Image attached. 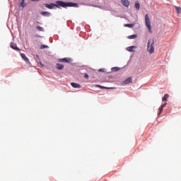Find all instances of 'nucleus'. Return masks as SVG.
I'll return each mask as SVG.
<instances>
[{
	"label": "nucleus",
	"mask_w": 181,
	"mask_h": 181,
	"mask_svg": "<svg viewBox=\"0 0 181 181\" xmlns=\"http://www.w3.org/2000/svg\"><path fill=\"white\" fill-rule=\"evenodd\" d=\"M45 8H47L48 9H53L54 6L57 8H67L69 7H73V8H78V4L76 3H73V2H64L62 1H57L56 4L51 3L49 4H44Z\"/></svg>",
	"instance_id": "f257e3e1"
},
{
	"label": "nucleus",
	"mask_w": 181,
	"mask_h": 181,
	"mask_svg": "<svg viewBox=\"0 0 181 181\" xmlns=\"http://www.w3.org/2000/svg\"><path fill=\"white\" fill-rule=\"evenodd\" d=\"M153 45H155V40H153V39L148 40L147 43V51L150 54H153V52H155V47H153Z\"/></svg>",
	"instance_id": "f03ea898"
},
{
	"label": "nucleus",
	"mask_w": 181,
	"mask_h": 181,
	"mask_svg": "<svg viewBox=\"0 0 181 181\" xmlns=\"http://www.w3.org/2000/svg\"><path fill=\"white\" fill-rule=\"evenodd\" d=\"M145 25L148 29L149 33H152V26L151 25V20L149 19V16L148 14H146L145 16Z\"/></svg>",
	"instance_id": "7ed1b4c3"
},
{
	"label": "nucleus",
	"mask_w": 181,
	"mask_h": 181,
	"mask_svg": "<svg viewBox=\"0 0 181 181\" xmlns=\"http://www.w3.org/2000/svg\"><path fill=\"white\" fill-rule=\"evenodd\" d=\"M58 62H59V63H70L71 62V59L65 57L58 59Z\"/></svg>",
	"instance_id": "20e7f679"
},
{
	"label": "nucleus",
	"mask_w": 181,
	"mask_h": 181,
	"mask_svg": "<svg viewBox=\"0 0 181 181\" xmlns=\"http://www.w3.org/2000/svg\"><path fill=\"white\" fill-rule=\"evenodd\" d=\"M21 57H22L24 62H26L27 63H30V62L29 61V58L26 57V54H21Z\"/></svg>",
	"instance_id": "39448f33"
},
{
	"label": "nucleus",
	"mask_w": 181,
	"mask_h": 181,
	"mask_svg": "<svg viewBox=\"0 0 181 181\" xmlns=\"http://www.w3.org/2000/svg\"><path fill=\"white\" fill-rule=\"evenodd\" d=\"M11 49H13L14 50H18V52L21 51V49H19V47H18V46L15 43H11Z\"/></svg>",
	"instance_id": "423d86ee"
},
{
	"label": "nucleus",
	"mask_w": 181,
	"mask_h": 181,
	"mask_svg": "<svg viewBox=\"0 0 181 181\" xmlns=\"http://www.w3.org/2000/svg\"><path fill=\"white\" fill-rule=\"evenodd\" d=\"M122 5H124V6H126L127 8H128V6H129V1L128 0H122L121 1Z\"/></svg>",
	"instance_id": "0eeeda50"
},
{
	"label": "nucleus",
	"mask_w": 181,
	"mask_h": 181,
	"mask_svg": "<svg viewBox=\"0 0 181 181\" xmlns=\"http://www.w3.org/2000/svg\"><path fill=\"white\" fill-rule=\"evenodd\" d=\"M129 83H132V77H129L123 81L124 84H129Z\"/></svg>",
	"instance_id": "6e6552de"
},
{
	"label": "nucleus",
	"mask_w": 181,
	"mask_h": 181,
	"mask_svg": "<svg viewBox=\"0 0 181 181\" xmlns=\"http://www.w3.org/2000/svg\"><path fill=\"white\" fill-rule=\"evenodd\" d=\"M56 69H57V70H63V69H64V65L58 63L56 64Z\"/></svg>",
	"instance_id": "1a4fd4ad"
},
{
	"label": "nucleus",
	"mask_w": 181,
	"mask_h": 181,
	"mask_svg": "<svg viewBox=\"0 0 181 181\" xmlns=\"http://www.w3.org/2000/svg\"><path fill=\"white\" fill-rule=\"evenodd\" d=\"M71 86H72V87L74 88H81V85L78 84V83H71Z\"/></svg>",
	"instance_id": "9d476101"
},
{
	"label": "nucleus",
	"mask_w": 181,
	"mask_h": 181,
	"mask_svg": "<svg viewBox=\"0 0 181 181\" xmlns=\"http://www.w3.org/2000/svg\"><path fill=\"white\" fill-rule=\"evenodd\" d=\"M41 15H42V16H50L52 14L49 11H42Z\"/></svg>",
	"instance_id": "9b49d317"
},
{
	"label": "nucleus",
	"mask_w": 181,
	"mask_h": 181,
	"mask_svg": "<svg viewBox=\"0 0 181 181\" xmlns=\"http://www.w3.org/2000/svg\"><path fill=\"white\" fill-rule=\"evenodd\" d=\"M134 8H136L137 11H139V9L141 8V5L139 4V2L136 1Z\"/></svg>",
	"instance_id": "f8f14e48"
},
{
	"label": "nucleus",
	"mask_w": 181,
	"mask_h": 181,
	"mask_svg": "<svg viewBox=\"0 0 181 181\" xmlns=\"http://www.w3.org/2000/svg\"><path fill=\"white\" fill-rule=\"evenodd\" d=\"M168 98H169V94L166 93L162 98L163 101H168Z\"/></svg>",
	"instance_id": "ddd939ff"
},
{
	"label": "nucleus",
	"mask_w": 181,
	"mask_h": 181,
	"mask_svg": "<svg viewBox=\"0 0 181 181\" xmlns=\"http://www.w3.org/2000/svg\"><path fill=\"white\" fill-rule=\"evenodd\" d=\"M135 46H131V47H128L127 48V50L128 51V52H134V49H135Z\"/></svg>",
	"instance_id": "4468645a"
},
{
	"label": "nucleus",
	"mask_w": 181,
	"mask_h": 181,
	"mask_svg": "<svg viewBox=\"0 0 181 181\" xmlns=\"http://www.w3.org/2000/svg\"><path fill=\"white\" fill-rule=\"evenodd\" d=\"M174 8H175V9L177 11V13H181V8L180 7H177V6H175Z\"/></svg>",
	"instance_id": "2eb2a0df"
},
{
	"label": "nucleus",
	"mask_w": 181,
	"mask_h": 181,
	"mask_svg": "<svg viewBox=\"0 0 181 181\" xmlns=\"http://www.w3.org/2000/svg\"><path fill=\"white\" fill-rule=\"evenodd\" d=\"M137 36L138 35H132L128 37V39H135V38H136Z\"/></svg>",
	"instance_id": "dca6fc26"
},
{
	"label": "nucleus",
	"mask_w": 181,
	"mask_h": 181,
	"mask_svg": "<svg viewBox=\"0 0 181 181\" xmlns=\"http://www.w3.org/2000/svg\"><path fill=\"white\" fill-rule=\"evenodd\" d=\"M37 30H39V32H44L45 31L43 28H42V27H40L39 25L37 27Z\"/></svg>",
	"instance_id": "f3484780"
},
{
	"label": "nucleus",
	"mask_w": 181,
	"mask_h": 181,
	"mask_svg": "<svg viewBox=\"0 0 181 181\" xmlns=\"http://www.w3.org/2000/svg\"><path fill=\"white\" fill-rule=\"evenodd\" d=\"M21 6H22L23 8H25V6H26V3H25V1H21Z\"/></svg>",
	"instance_id": "a211bd4d"
},
{
	"label": "nucleus",
	"mask_w": 181,
	"mask_h": 181,
	"mask_svg": "<svg viewBox=\"0 0 181 181\" xmlns=\"http://www.w3.org/2000/svg\"><path fill=\"white\" fill-rule=\"evenodd\" d=\"M158 111H159V112H158V115H160L162 114V112L163 111V108L161 107V106H160L158 109Z\"/></svg>",
	"instance_id": "6ab92c4d"
},
{
	"label": "nucleus",
	"mask_w": 181,
	"mask_h": 181,
	"mask_svg": "<svg viewBox=\"0 0 181 181\" xmlns=\"http://www.w3.org/2000/svg\"><path fill=\"white\" fill-rule=\"evenodd\" d=\"M134 24H124L125 28H132Z\"/></svg>",
	"instance_id": "aec40b11"
},
{
	"label": "nucleus",
	"mask_w": 181,
	"mask_h": 181,
	"mask_svg": "<svg viewBox=\"0 0 181 181\" xmlns=\"http://www.w3.org/2000/svg\"><path fill=\"white\" fill-rule=\"evenodd\" d=\"M47 47H49V46L42 45L40 46V49H47Z\"/></svg>",
	"instance_id": "412c9836"
},
{
	"label": "nucleus",
	"mask_w": 181,
	"mask_h": 181,
	"mask_svg": "<svg viewBox=\"0 0 181 181\" xmlns=\"http://www.w3.org/2000/svg\"><path fill=\"white\" fill-rule=\"evenodd\" d=\"M118 70H119V68H118V67H113V68H112V71H118Z\"/></svg>",
	"instance_id": "4be33fe9"
},
{
	"label": "nucleus",
	"mask_w": 181,
	"mask_h": 181,
	"mask_svg": "<svg viewBox=\"0 0 181 181\" xmlns=\"http://www.w3.org/2000/svg\"><path fill=\"white\" fill-rule=\"evenodd\" d=\"M168 103H163L160 107H163V108H165L166 107Z\"/></svg>",
	"instance_id": "5701e85b"
},
{
	"label": "nucleus",
	"mask_w": 181,
	"mask_h": 181,
	"mask_svg": "<svg viewBox=\"0 0 181 181\" xmlns=\"http://www.w3.org/2000/svg\"><path fill=\"white\" fill-rule=\"evenodd\" d=\"M84 77H85V78H89L90 76H88V74H85Z\"/></svg>",
	"instance_id": "b1692460"
},
{
	"label": "nucleus",
	"mask_w": 181,
	"mask_h": 181,
	"mask_svg": "<svg viewBox=\"0 0 181 181\" xmlns=\"http://www.w3.org/2000/svg\"><path fill=\"white\" fill-rule=\"evenodd\" d=\"M98 87H100V88H105V87L101 86H98Z\"/></svg>",
	"instance_id": "393cba45"
},
{
	"label": "nucleus",
	"mask_w": 181,
	"mask_h": 181,
	"mask_svg": "<svg viewBox=\"0 0 181 181\" xmlns=\"http://www.w3.org/2000/svg\"><path fill=\"white\" fill-rule=\"evenodd\" d=\"M106 89H110V88H105Z\"/></svg>",
	"instance_id": "a878e982"
},
{
	"label": "nucleus",
	"mask_w": 181,
	"mask_h": 181,
	"mask_svg": "<svg viewBox=\"0 0 181 181\" xmlns=\"http://www.w3.org/2000/svg\"><path fill=\"white\" fill-rule=\"evenodd\" d=\"M23 1H25V0H23Z\"/></svg>",
	"instance_id": "bb28decb"
}]
</instances>
